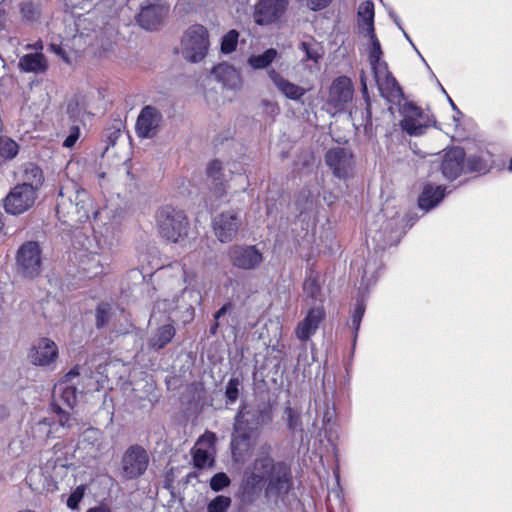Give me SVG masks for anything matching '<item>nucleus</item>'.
<instances>
[{"label": "nucleus", "instance_id": "f257e3e1", "mask_svg": "<svg viewBox=\"0 0 512 512\" xmlns=\"http://www.w3.org/2000/svg\"><path fill=\"white\" fill-rule=\"evenodd\" d=\"M374 3L370 0L360 4L357 12L359 33L366 39L363 44L368 53V61L374 81L380 95L388 102H399L403 97L402 89L388 70V65L381 60L382 50L374 30Z\"/></svg>", "mask_w": 512, "mask_h": 512}, {"label": "nucleus", "instance_id": "f03ea898", "mask_svg": "<svg viewBox=\"0 0 512 512\" xmlns=\"http://www.w3.org/2000/svg\"><path fill=\"white\" fill-rule=\"evenodd\" d=\"M56 214L63 223L71 226L77 222H84L93 214L97 221L100 212L93 210L89 193L75 182H68L61 186L56 205Z\"/></svg>", "mask_w": 512, "mask_h": 512}, {"label": "nucleus", "instance_id": "7ed1b4c3", "mask_svg": "<svg viewBox=\"0 0 512 512\" xmlns=\"http://www.w3.org/2000/svg\"><path fill=\"white\" fill-rule=\"evenodd\" d=\"M269 417L266 406L242 404L235 416L234 435L231 441L235 460H241V451L250 447L249 433L257 430Z\"/></svg>", "mask_w": 512, "mask_h": 512}, {"label": "nucleus", "instance_id": "20e7f679", "mask_svg": "<svg viewBox=\"0 0 512 512\" xmlns=\"http://www.w3.org/2000/svg\"><path fill=\"white\" fill-rule=\"evenodd\" d=\"M268 478L266 493L269 497L285 495L291 487V477L286 465L274 464L268 455L257 458L251 471V484L257 485Z\"/></svg>", "mask_w": 512, "mask_h": 512}, {"label": "nucleus", "instance_id": "39448f33", "mask_svg": "<svg viewBox=\"0 0 512 512\" xmlns=\"http://www.w3.org/2000/svg\"><path fill=\"white\" fill-rule=\"evenodd\" d=\"M397 214V212L390 211L388 207L383 208L382 212L376 216L375 225L368 229L367 237L371 238L377 249L384 250L389 246L396 245L404 235L402 220L395 217Z\"/></svg>", "mask_w": 512, "mask_h": 512}, {"label": "nucleus", "instance_id": "423d86ee", "mask_svg": "<svg viewBox=\"0 0 512 512\" xmlns=\"http://www.w3.org/2000/svg\"><path fill=\"white\" fill-rule=\"evenodd\" d=\"M156 224L162 237L176 243L187 236L188 220L183 211L164 206L157 211Z\"/></svg>", "mask_w": 512, "mask_h": 512}, {"label": "nucleus", "instance_id": "0eeeda50", "mask_svg": "<svg viewBox=\"0 0 512 512\" xmlns=\"http://www.w3.org/2000/svg\"><path fill=\"white\" fill-rule=\"evenodd\" d=\"M201 299L200 291L185 288L181 295L174 297L172 300L163 299L157 301L153 309V314L157 311L164 313L180 312L182 313V321L190 322L194 317L195 306L201 303Z\"/></svg>", "mask_w": 512, "mask_h": 512}, {"label": "nucleus", "instance_id": "6e6552de", "mask_svg": "<svg viewBox=\"0 0 512 512\" xmlns=\"http://www.w3.org/2000/svg\"><path fill=\"white\" fill-rule=\"evenodd\" d=\"M209 48L208 32L202 25L189 27L181 41L183 57L190 62H199L204 59Z\"/></svg>", "mask_w": 512, "mask_h": 512}, {"label": "nucleus", "instance_id": "1a4fd4ad", "mask_svg": "<svg viewBox=\"0 0 512 512\" xmlns=\"http://www.w3.org/2000/svg\"><path fill=\"white\" fill-rule=\"evenodd\" d=\"M37 194L32 188L17 184L4 199L5 211L11 215H20L28 211L35 204Z\"/></svg>", "mask_w": 512, "mask_h": 512}, {"label": "nucleus", "instance_id": "9d476101", "mask_svg": "<svg viewBox=\"0 0 512 512\" xmlns=\"http://www.w3.org/2000/svg\"><path fill=\"white\" fill-rule=\"evenodd\" d=\"M149 456L139 445L129 447L122 457V473L126 479H135L144 474L148 467Z\"/></svg>", "mask_w": 512, "mask_h": 512}, {"label": "nucleus", "instance_id": "9b49d317", "mask_svg": "<svg viewBox=\"0 0 512 512\" xmlns=\"http://www.w3.org/2000/svg\"><path fill=\"white\" fill-rule=\"evenodd\" d=\"M400 126L410 136H421L429 127V117L413 103H405L401 109Z\"/></svg>", "mask_w": 512, "mask_h": 512}, {"label": "nucleus", "instance_id": "f8f14e48", "mask_svg": "<svg viewBox=\"0 0 512 512\" xmlns=\"http://www.w3.org/2000/svg\"><path fill=\"white\" fill-rule=\"evenodd\" d=\"M17 264L20 272L29 278L39 275L41 270V252L36 242L23 244L17 255Z\"/></svg>", "mask_w": 512, "mask_h": 512}, {"label": "nucleus", "instance_id": "ddd939ff", "mask_svg": "<svg viewBox=\"0 0 512 512\" xmlns=\"http://www.w3.org/2000/svg\"><path fill=\"white\" fill-rule=\"evenodd\" d=\"M162 114L154 106L147 105L141 109L136 121V134L142 139H152L157 136L162 124Z\"/></svg>", "mask_w": 512, "mask_h": 512}, {"label": "nucleus", "instance_id": "4468645a", "mask_svg": "<svg viewBox=\"0 0 512 512\" xmlns=\"http://www.w3.org/2000/svg\"><path fill=\"white\" fill-rule=\"evenodd\" d=\"M228 254L231 263L243 270L255 269L263 261L261 251L253 245H233Z\"/></svg>", "mask_w": 512, "mask_h": 512}, {"label": "nucleus", "instance_id": "2eb2a0df", "mask_svg": "<svg viewBox=\"0 0 512 512\" xmlns=\"http://www.w3.org/2000/svg\"><path fill=\"white\" fill-rule=\"evenodd\" d=\"M289 0H259L255 5L254 20L258 25L279 21L285 14Z\"/></svg>", "mask_w": 512, "mask_h": 512}, {"label": "nucleus", "instance_id": "dca6fc26", "mask_svg": "<svg viewBox=\"0 0 512 512\" xmlns=\"http://www.w3.org/2000/svg\"><path fill=\"white\" fill-rule=\"evenodd\" d=\"M216 435L205 432L192 448L194 466L203 469L213 466L215 454Z\"/></svg>", "mask_w": 512, "mask_h": 512}, {"label": "nucleus", "instance_id": "f3484780", "mask_svg": "<svg viewBox=\"0 0 512 512\" xmlns=\"http://www.w3.org/2000/svg\"><path fill=\"white\" fill-rule=\"evenodd\" d=\"M240 224L241 221L238 212L230 210L214 218L213 230L220 242L227 243L232 241L236 236Z\"/></svg>", "mask_w": 512, "mask_h": 512}, {"label": "nucleus", "instance_id": "a211bd4d", "mask_svg": "<svg viewBox=\"0 0 512 512\" xmlns=\"http://www.w3.org/2000/svg\"><path fill=\"white\" fill-rule=\"evenodd\" d=\"M169 7L162 2L149 3L141 7L137 22L146 30H156L167 16Z\"/></svg>", "mask_w": 512, "mask_h": 512}, {"label": "nucleus", "instance_id": "6ab92c4d", "mask_svg": "<svg viewBox=\"0 0 512 512\" xmlns=\"http://www.w3.org/2000/svg\"><path fill=\"white\" fill-rule=\"evenodd\" d=\"M75 258L78 260L79 271L84 277L93 278L103 273L106 258L100 253L80 249L75 254Z\"/></svg>", "mask_w": 512, "mask_h": 512}, {"label": "nucleus", "instance_id": "aec40b11", "mask_svg": "<svg viewBox=\"0 0 512 512\" xmlns=\"http://www.w3.org/2000/svg\"><path fill=\"white\" fill-rule=\"evenodd\" d=\"M29 357L34 365L49 366L58 357V347L53 340L46 337L40 338L33 346Z\"/></svg>", "mask_w": 512, "mask_h": 512}, {"label": "nucleus", "instance_id": "412c9836", "mask_svg": "<svg viewBox=\"0 0 512 512\" xmlns=\"http://www.w3.org/2000/svg\"><path fill=\"white\" fill-rule=\"evenodd\" d=\"M443 176L448 180H454L466 171L465 152L460 147H454L445 152L441 163Z\"/></svg>", "mask_w": 512, "mask_h": 512}, {"label": "nucleus", "instance_id": "4be33fe9", "mask_svg": "<svg viewBox=\"0 0 512 512\" xmlns=\"http://www.w3.org/2000/svg\"><path fill=\"white\" fill-rule=\"evenodd\" d=\"M79 377L78 368L71 369L53 389V396L59 397L69 408H72L77 399V387L75 380Z\"/></svg>", "mask_w": 512, "mask_h": 512}, {"label": "nucleus", "instance_id": "5701e85b", "mask_svg": "<svg viewBox=\"0 0 512 512\" xmlns=\"http://www.w3.org/2000/svg\"><path fill=\"white\" fill-rule=\"evenodd\" d=\"M78 448L86 450L91 457H99L106 448V439L103 432L94 427L85 429L80 435Z\"/></svg>", "mask_w": 512, "mask_h": 512}, {"label": "nucleus", "instance_id": "b1692460", "mask_svg": "<svg viewBox=\"0 0 512 512\" xmlns=\"http://www.w3.org/2000/svg\"><path fill=\"white\" fill-rule=\"evenodd\" d=\"M267 74L278 92L289 100L300 101L307 92V89L289 81L275 69H269Z\"/></svg>", "mask_w": 512, "mask_h": 512}, {"label": "nucleus", "instance_id": "393cba45", "mask_svg": "<svg viewBox=\"0 0 512 512\" xmlns=\"http://www.w3.org/2000/svg\"><path fill=\"white\" fill-rule=\"evenodd\" d=\"M352 100V85L350 78L338 77L333 81L329 91V102L341 110Z\"/></svg>", "mask_w": 512, "mask_h": 512}, {"label": "nucleus", "instance_id": "a878e982", "mask_svg": "<svg viewBox=\"0 0 512 512\" xmlns=\"http://www.w3.org/2000/svg\"><path fill=\"white\" fill-rule=\"evenodd\" d=\"M323 318L324 310L322 307L310 309L304 320L296 328L297 338L302 342L308 341L316 333Z\"/></svg>", "mask_w": 512, "mask_h": 512}, {"label": "nucleus", "instance_id": "bb28decb", "mask_svg": "<svg viewBox=\"0 0 512 512\" xmlns=\"http://www.w3.org/2000/svg\"><path fill=\"white\" fill-rule=\"evenodd\" d=\"M351 157L352 155H348L344 149L334 148L326 153L325 160L336 177L345 178L350 168Z\"/></svg>", "mask_w": 512, "mask_h": 512}, {"label": "nucleus", "instance_id": "cd10ccee", "mask_svg": "<svg viewBox=\"0 0 512 512\" xmlns=\"http://www.w3.org/2000/svg\"><path fill=\"white\" fill-rule=\"evenodd\" d=\"M213 74L225 88L239 90L242 86L240 72L229 64L222 63L217 65L213 69Z\"/></svg>", "mask_w": 512, "mask_h": 512}, {"label": "nucleus", "instance_id": "c85d7f7f", "mask_svg": "<svg viewBox=\"0 0 512 512\" xmlns=\"http://www.w3.org/2000/svg\"><path fill=\"white\" fill-rule=\"evenodd\" d=\"M446 188L441 185L426 184L418 198L419 208L425 212L435 208L445 197Z\"/></svg>", "mask_w": 512, "mask_h": 512}, {"label": "nucleus", "instance_id": "c756f323", "mask_svg": "<svg viewBox=\"0 0 512 512\" xmlns=\"http://www.w3.org/2000/svg\"><path fill=\"white\" fill-rule=\"evenodd\" d=\"M42 314L52 325H57L65 317V307L56 297L49 291L47 299L42 305Z\"/></svg>", "mask_w": 512, "mask_h": 512}, {"label": "nucleus", "instance_id": "7c9ffc66", "mask_svg": "<svg viewBox=\"0 0 512 512\" xmlns=\"http://www.w3.org/2000/svg\"><path fill=\"white\" fill-rule=\"evenodd\" d=\"M21 179L20 185L32 188L34 192L38 193L44 183V173L38 165L26 163L23 166Z\"/></svg>", "mask_w": 512, "mask_h": 512}, {"label": "nucleus", "instance_id": "2f4dec72", "mask_svg": "<svg viewBox=\"0 0 512 512\" xmlns=\"http://www.w3.org/2000/svg\"><path fill=\"white\" fill-rule=\"evenodd\" d=\"M19 68L27 73L41 74L47 68V60L41 52L29 53L19 59Z\"/></svg>", "mask_w": 512, "mask_h": 512}, {"label": "nucleus", "instance_id": "473e14b6", "mask_svg": "<svg viewBox=\"0 0 512 512\" xmlns=\"http://www.w3.org/2000/svg\"><path fill=\"white\" fill-rule=\"evenodd\" d=\"M381 267V259L376 253L367 259L362 270V281L360 290H362V288L367 290L369 287L376 283Z\"/></svg>", "mask_w": 512, "mask_h": 512}, {"label": "nucleus", "instance_id": "72a5a7b5", "mask_svg": "<svg viewBox=\"0 0 512 512\" xmlns=\"http://www.w3.org/2000/svg\"><path fill=\"white\" fill-rule=\"evenodd\" d=\"M53 434V424L48 418H43L32 423L26 431V436L31 439L33 445L41 443Z\"/></svg>", "mask_w": 512, "mask_h": 512}, {"label": "nucleus", "instance_id": "f704fd0d", "mask_svg": "<svg viewBox=\"0 0 512 512\" xmlns=\"http://www.w3.org/2000/svg\"><path fill=\"white\" fill-rule=\"evenodd\" d=\"M175 336V328L171 324H166L157 328L148 339V346L158 351L164 348Z\"/></svg>", "mask_w": 512, "mask_h": 512}, {"label": "nucleus", "instance_id": "c9c22d12", "mask_svg": "<svg viewBox=\"0 0 512 512\" xmlns=\"http://www.w3.org/2000/svg\"><path fill=\"white\" fill-rule=\"evenodd\" d=\"M492 155L488 151H480L477 155H470L466 162L465 168L468 172L486 173L492 165Z\"/></svg>", "mask_w": 512, "mask_h": 512}, {"label": "nucleus", "instance_id": "e433bc0d", "mask_svg": "<svg viewBox=\"0 0 512 512\" xmlns=\"http://www.w3.org/2000/svg\"><path fill=\"white\" fill-rule=\"evenodd\" d=\"M298 48L305 54L302 61H313L314 63H318L323 55L321 45L314 39L301 41Z\"/></svg>", "mask_w": 512, "mask_h": 512}, {"label": "nucleus", "instance_id": "4c0bfd02", "mask_svg": "<svg viewBox=\"0 0 512 512\" xmlns=\"http://www.w3.org/2000/svg\"><path fill=\"white\" fill-rule=\"evenodd\" d=\"M277 55L276 49L269 48L262 54L249 56L247 63L252 69H265L276 59Z\"/></svg>", "mask_w": 512, "mask_h": 512}, {"label": "nucleus", "instance_id": "58836bf2", "mask_svg": "<svg viewBox=\"0 0 512 512\" xmlns=\"http://www.w3.org/2000/svg\"><path fill=\"white\" fill-rule=\"evenodd\" d=\"M208 178L215 183V193L222 194L225 191L222 177V164L218 160L212 161L207 167Z\"/></svg>", "mask_w": 512, "mask_h": 512}, {"label": "nucleus", "instance_id": "ea45409f", "mask_svg": "<svg viewBox=\"0 0 512 512\" xmlns=\"http://www.w3.org/2000/svg\"><path fill=\"white\" fill-rule=\"evenodd\" d=\"M33 446V442L31 441L30 438L26 436V438L23 439L22 436H18L9 443L8 449L9 453L17 457L21 455L23 452L32 448Z\"/></svg>", "mask_w": 512, "mask_h": 512}, {"label": "nucleus", "instance_id": "a19ab883", "mask_svg": "<svg viewBox=\"0 0 512 512\" xmlns=\"http://www.w3.org/2000/svg\"><path fill=\"white\" fill-rule=\"evenodd\" d=\"M18 153V144L7 137L0 138V156L10 160L13 159Z\"/></svg>", "mask_w": 512, "mask_h": 512}, {"label": "nucleus", "instance_id": "79ce46f5", "mask_svg": "<svg viewBox=\"0 0 512 512\" xmlns=\"http://www.w3.org/2000/svg\"><path fill=\"white\" fill-rule=\"evenodd\" d=\"M239 33L232 29L225 34L221 41V52L224 54H230L235 51L238 44Z\"/></svg>", "mask_w": 512, "mask_h": 512}, {"label": "nucleus", "instance_id": "37998d69", "mask_svg": "<svg viewBox=\"0 0 512 512\" xmlns=\"http://www.w3.org/2000/svg\"><path fill=\"white\" fill-rule=\"evenodd\" d=\"M112 315V307L108 303H101L96 310V326L97 328L104 327Z\"/></svg>", "mask_w": 512, "mask_h": 512}, {"label": "nucleus", "instance_id": "c03bdc74", "mask_svg": "<svg viewBox=\"0 0 512 512\" xmlns=\"http://www.w3.org/2000/svg\"><path fill=\"white\" fill-rule=\"evenodd\" d=\"M241 381L238 378H231L225 387L226 403L233 404L239 397V388Z\"/></svg>", "mask_w": 512, "mask_h": 512}, {"label": "nucleus", "instance_id": "a18cd8bd", "mask_svg": "<svg viewBox=\"0 0 512 512\" xmlns=\"http://www.w3.org/2000/svg\"><path fill=\"white\" fill-rule=\"evenodd\" d=\"M230 505L231 499L229 497L219 495L209 502L207 512H226Z\"/></svg>", "mask_w": 512, "mask_h": 512}, {"label": "nucleus", "instance_id": "49530a36", "mask_svg": "<svg viewBox=\"0 0 512 512\" xmlns=\"http://www.w3.org/2000/svg\"><path fill=\"white\" fill-rule=\"evenodd\" d=\"M230 479L224 472L216 473L210 480V487L213 491H221L229 486Z\"/></svg>", "mask_w": 512, "mask_h": 512}, {"label": "nucleus", "instance_id": "de8ad7c7", "mask_svg": "<svg viewBox=\"0 0 512 512\" xmlns=\"http://www.w3.org/2000/svg\"><path fill=\"white\" fill-rule=\"evenodd\" d=\"M304 292L313 299H318L320 286L315 278L309 277L303 285Z\"/></svg>", "mask_w": 512, "mask_h": 512}, {"label": "nucleus", "instance_id": "09e8293b", "mask_svg": "<svg viewBox=\"0 0 512 512\" xmlns=\"http://www.w3.org/2000/svg\"><path fill=\"white\" fill-rule=\"evenodd\" d=\"M53 409L58 416V422L61 427L71 428L73 426V419L70 417L69 412L63 410L58 405H54Z\"/></svg>", "mask_w": 512, "mask_h": 512}, {"label": "nucleus", "instance_id": "8fccbe9b", "mask_svg": "<svg viewBox=\"0 0 512 512\" xmlns=\"http://www.w3.org/2000/svg\"><path fill=\"white\" fill-rule=\"evenodd\" d=\"M365 311V294L364 292L361 294L360 298L357 302V307L354 309V335L356 334V331L358 330L360 320L364 314Z\"/></svg>", "mask_w": 512, "mask_h": 512}, {"label": "nucleus", "instance_id": "3c124183", "mask_svg": "<svg viewBox=\"0 0 512 512\" xmlns=\"http://www.w3.org/2000/svg\"><path fill=\"white\" fill-rule=\"evenodd\" d=\"M84 487L78 486L68 497L67 506L71 509H76L84 496Z\"/></svg>", "mask_w": 512, "mask_h": 512}, {"label": "nucleus", "instance_id": "603ef678", "mask_svg": "<svg viewBox=\"0 0 512 512\" xmlns=\"http://www.w3.org/2000/svg\"><path fill=\"white\" fill-rule=\"evenodd\" d=\"M285 414L287 416V424L289 429L293 431L296 430L300 424L299 415L289 406L285 408Z\"/></svg>", "mask_w": 512, "mask_h": 512}, {"label": "nucleus", "instance_id": "864d4df0", "mask_svg": "<svg viewBox=\"0 0 512 512\" xmlns=\"http://www.w3.org/2000/svg\"><path fill=\"white\" fill-rule=\"evenodd\" d=\"M80 137V128L78 126H72L69 130V134L63 142V146L71 148L75 145Z\"/></svg>", "mask_w": 512, "mask_h": 512}, {"label": "nucleus", "instance_id": "5fc2aeb1", "mask_svg": "<svg viewBox=\"0 0 512 512\" xmlns=\"http://www.w3.org/2000/svg\"><path fill=\"white\" fill-rule=\"evenodd\" d=\"M50 50L56 55L60 56L63 60L68 61L65 51L60 44L52 42L50 44Z\"/></svg>", "mask_w": 512, "mask_h": 512}, {"label": "nucleus", "instance_id": "6e6d98bb", "mask_svg": "<svg viewBox=\"0 0 512 512\" xmlns=\"http://www.w3.org/2000/svg\"><path fill=\"white\" fill-rule=\"evenodd\" d=\"M99 230H97L96 227H94V231L96 234H100L103 237H109L110 235H113L114 233V226L111 224L109 226L104 227V229L98 227Z\"/></svg>", "mask_w": 512, "mask_h": 512}, {"label": "nucleus", "instance_id": "4d7b16f0", "mask_svg": "<svg viewBox=\"0 0 512 512\" xmlns=\"http://www.w3.org/2000/svg\"><path fill=\"white\" fill-rule=\"evenodd\" d=\"M232 307L231 303H226L223 305L214 315L215 320L218 321L222 316H224L228 310Z\"/></svg>", "mask_w": 512, "mask_h": 512}, {"label": "nucleus", "instance_id": "13d9d810", "mask_svg": "<svg viewBox=\"0 0 512 512\" xmlns=\"http://www.w3.org/2000/svg\"><path fill=\"white\" fill-rule=\"evenodd\" d=\"M360 81H361V85H362L363 95L367 99V78H366L364 72H362L360 75Z\"/></svg>", "mask_w": 512, "mask_h": 512}, {"label": "nucleus", "instance_id": "bf43d9fd", "mask_svg": "<svg viewBox=\"0 0 512 512\" xmlns=\"http://www.w3.org/2000/svg\"><path fill=\"white\" fill-rule=\"evenodd\" d=\"M87 512H111V510L106 506H96L90 508Z\"/></svg>", "mask_w": 512, "mask_h": 512}, {"label": "nucleus", "instance_id": "052dcab7", "mask_svg": "<svg viewBox=\"0 0 512 512\" xmlns=\"http://www.w3.org/2000/svg\"><path fill=\"white\" fill-rule=\"evenodd\" d=\"M390 17L393 19V21H394V23L396 24V26H397L400 30H402V31L404 32L403 27H402V25H401V21H400L399 17H398L395 13H392V12L390 13Z\"/></svg>", "mask_w": 512, "mask_h": 512}, {"label": "nucleus", "instance_id": "680f3d73", "mask_svg": "<svg viewBox=\"0 0 512 512\" xmlns=\"http://www.w3.org/2000/svg\"><path fill=\"white\" fill-rule=\"evenodd\" d=\"M5 27V10L0 7V32Z\"/></svg>", "mask_w": 512, "mask_h": 512}, {"label": "nucleus", "instance_id": "e2e57ef3", "mask_svg": "<svg viewBox=\"0 0 512 512\" xmlns=\"http://www.w3.org/2000/svg\"><path fill=\"white\" fill-rule=\"evenodd\" d=\"M28 48L34 49L36 51H41L43 49V44L41 41H38L32 45H28Z\"/></svg>", "mask_w": 512, "mask_h": 512}, {"label": "nucleus", "instance_id": "0e129e2a", "mask_svg": "<svg viewBox=\"0 0 512 512\" xmlns=\"http://www.w3.org/2000/svg\"><path fill=\"white\" fill-rule=\"evenodd\" d=\"M218 326H219V323H218V321L215 320V323L210 328V333L215 334L218 329Z\"/></svg>", "mask_w": 512, "mask_h": 512}, {"label": "nucleus", "instance_id": "69168bd1", "mask_svg": "<svg viewBox=\"0 0 512 512\" xmlns=\"http://www.w3.org/2000/svg\"><path fill=\"white\" fill-rule=\"evenodd\" d=\"M28 8H30V5H25L22 7V13L24 14V16L28 19H31V17L27 16V11H28Z\"/></svg>", "mask_w": 512, "mask_h": 512}, {"label": "nucleus", "instance_id": "338daca9", "mask_svg": "<svg viewBox=\"0 0 512 512\" xmlns=\"http://www.w3.org/2000/svg\"><path fill=\"white\" fill-rule=\"evenodd\" d=\"M271 108H272V112H275V113H278L279 112V107L275 104H270Z\"/></svg>", "mask_w": 512, "mask_h": 512}, {"label": "nucleus", "instance_id": "774afa93", "mask_svg": "<svg viewBox=\"0 0 512 512\" xmlns=\"http://www.w3.org/2000/svg\"><path fill=\"white\" fill-rule=\"evenodd\" d=\"M509 170L512 171V158H511L510 163H509Z\"/></svg>", "mask_w": 512, "mask_h": 512}]
</instances>
